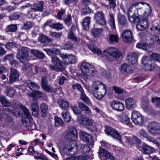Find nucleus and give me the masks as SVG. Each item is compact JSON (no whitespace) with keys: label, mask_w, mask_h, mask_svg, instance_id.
Returning <instances> with one entry per match:
<instances>
[{"label":"nucleus","mask_w":160,"mask_h":160,"mask_svg":"<svg viewBox=\"0 0 160 160\" xmlns=\"http://www.w3.org/2000/svg\"><path fill=\"white\" fill-rule=\"evenodd\" d=\"M64 137L70 140L60 146L59 150L62 155H73L78 151V146L76 140L78 137L77 130L74 128H70L65 133Z\"/></svg>","instance_id":"f257e3e1"},{"label":"nucleus","mask_w":160,"mask_h":160,"mask_svg":"<svg viewBox=\"0 0 160 160\" xmlns=\"http://www.w3.org/2000/svg\"><path fill=\"white\" fill-rule=\"evenodd\" d=\"M141 3L143 5V8H144L145 10L143 14L141 13L140 8H138L137 10L138 16H139L141 18H142V19L140 21L137 25V29L138 31H142L144 30L145 28H147L149 26V23L147 18L151 12V7L149 4L143 2H141Z\"/></svg>","instance_id":"f03ea898"},{"label":"nucleus","mask_w":160,"mask_h":160,"mask_svg":"<svg viewBox=\"0 0 160 160\" xmlns=\"http://www.w3.org/2000/svg\"><path fill=\"white\" fill-rule=\"evenodd\" d=\"M81 68L82 70V77L86 81L88 79L90 75L94 76L96 72L92 65L86 62L82 63Z\"/></svg>","instance_id":"7ed1b4c3"},{"label":"nucleus","mask_w":160,"mask_h":160,"mask_svg":"<svg viewBox=\"0 0 160 160\" xmlns=\"http://www.w3.org/2000/svg\"><path fill=\"white\" fill-rule=\"evenodd\" d=\"M29 48L26 47H22L18 49L16 57L21 63H25L29 61Z\"/></svg>","instance_id":"20e7f679"},{"label":"nucleus","mask_w":160,"mask_h":160,"mask_svg":"<svg viewBox=\"0 0 160 160\" xmlns=\"http://www.w3.org/2000/svg\"><path fill=\"white\" fill-rule=\"evenodd\" d=\"M52 62L54 65L52 64L49 65V68L51 70L56 72H62L64 70L61 61L57 57L55 56H52Z\"/></svg>","instance_id":"39448f33"},{"label":"nucleus","mask_w":160,"mask_h":160,"mask_svg":"<svg viewBox=\"0 0 160 160\" xmlns=\"http://www.w3.org/2000/svg\"><path fill=\"white\" fill-rule=\"evenodd\" d=\"M148 132L153 135H160V124L153 122L150 123L147 127Z\"/></svg>","instance_id":"423d86ee"},{"label":"nucleus","mask_w":160,"mask_h":160,"mask_svg":"<svg viewBox=\"0 0 160 160\" xmlns=\"http://www.w3.org/2000/svg\"><path fill=\"white\" fill-rule=\"evenodd\" d=\"M132 120L133 123L137 125H142L144 122L143 116L137 111H133L132 113Z\"/></svg>","instance_id":"0eeeda50"},{"label":"nucleus","mask_w":160,"mask_h":160,"mask_svg":"<svg viewBox=\"0 0 160 160\" xmlns=\"http://www.w3.org/2000/svg\"><path fill=\"white\" fill-rule=\"evenodd\" d=\"M77 121L79 123L85 126L86 127L92 126L93 122V120L91 118L83 115L78 117Z\"/></svg>","instance_id":"6e6552de"},{"label":"nucleus","mask_w":160,"mask_h":160,"mask_svg":"<svg viewBox=\"0 0 160 160\" xmlns=\"http://www.w3.org/2000/svg\"><path fill=\"white\" fill-rule=\"evenodd\" d=\"M141 62L144 66V69L146 71H151L153 69V63L152 60L146 56H144L142 58Z\"/></svg>","instance_id":"1a4fd4ad"},{"label":"nucleus","mask_w":160,"mask_h":160,"mask_svg":"<svg viewBox=\"0 0 160 160\" xmlns=\"http://www.w3.org/2000/svg\"><path fill=\"white\" fill-rule=\"evenodd\" d=\"M105 131L108 135L111 136L120 141H121V137L120 133L115 129L110 126H106Z\"/></svg>","instance_id":"9d476101"},{"label":"nucleus","mask_w":160,"mask_h":160,"mask_svg":"<svg viewBox=\"0 0 160 160\" xmlns=\"http://www.w3.org/2000/svg\"><path fill=\"white\" fill-rule=\"evenodd\" d=\"M44 3L42 2L39 1L38 2L31 5L30 4H28L27 5L22 6L21 7L22 9H24L28 7H31V9L35 12L37 11H42L43 10V6Z\"/></svg>","instance_id":"9b49d317"},{"label":"nucleus","mask_w":160,"mask_h":160,"mask_svg":"<svg viewBox=\"0 0 160 160\" xmlns=\"http://www.w3.org/2000/svg\"><path fill=\"white\" fill-rule=\"evenodd\" d=\"M60 56L65 64H73L76 61L75 57L72 55L62 53L61 54Z\"/></svg>","instance_id":"f8f14e48"},{"label":"nucleus","mask_w":160,"mask_h":160,"mask_svg":"<svg viewBox=\"0 0 160 160\" xmlns=\"http://www.w3.org/2000/svg\"><path fill=\"white\" fill-rule=\"evenodd\" d=\"M123 139L126 143L130 145L135 143L139 144L141 143V140L135 136H125Z\"/></svg>","instance_id":"ddd939ff"},{"label":"nucleus","mask_w":160,"mask_h":160,"mask_svg":"<svg viewBox=\"0 0 160 160\" xmlns=\"http://www.w3.org/2000/svg\"><path fill=\"white\" fill-rule=\"evenodd\" d=\"M139 54L136 52H130L128 53L126 60L128 63L133 65L137 62Z\"/></svg>","instance_id":"4468645a"},{"label":"nucleus","mask_w":160,"mask_h":160,"mask_svg":"<svg viewBox=\"0 0 160 160\" xmlns=\"http://www.w3.org/2000/svg\"><path fill=\"white\" fill-rule=\"evenodd\" d=\"M94 17L96 23L101 25L106 24L105 19L102 12H97L95 14Z\"/></svg>","instance_id":"2eb2a0df"},{"label":"nucleus","mask_w":160,"mask_h":160,"mask_svg":"<svg viewBox=\"0 0 160 160\" xmlns=\"http://www.w3.org/2000/svg\"><path fill=\"white\" fill-rule=\"evenodd\" d=\"M110 105L113 110L122 112L124 109V106L122 103L117 100H113L110 103Z\"/></svg>","instance_id":"dca6fc26"},{"label":"nucleus","mask_w":160,"mask_h":160,"mask_svg":"<svg viewBox=\"0 0 160 160\" xmlns=\"http://www.w3.org/2000/svg\"><path fill=\"white\" fill-rule=\"evenodd\" d=\"M99 155L102 158L104 156L105 160H115V158L110 152L102 148H100Z\"/></svg>","instance_id":"f3484780"},{"label":"nucleus","mask_w":160,"mask_h":160,"mask_svg":"<svg viewBox=\"0 0 160 160\" xmlns=\"http://www.w3.org/2000/svg\"><path fill=\"white\" fill-rule=\"evenodd\" d=\"M19 76V74L17 70L11 68L10 73L9 83L12 84L18 81Z\"/></svg>","instance_id":"a211bd4d"},{"label":"nucleus","mask_w":160,"mask_h":160,"mask_svg":"<svg viewBox=\"0 0 160 160\" xmlns=\"http://www.w3.org/2000/svg\"><path fill=\"white\" fill-rule=\"evenodd\" d=\"M80 138L83 141L89 143H92L93 142L92 137L89 133L84 131H81L80 132Z\"/></svg>","instance_id":"6ab92c4d"},{"label":"nucleus","mask_w":160,"mask_h":160,"mask_svg":"<svg viewBox=\"0 0 160 160\" xmlns=\"http://www.w3.org/2000/svg\"><path fill=\"white\" fill-rule=\"evenodd\" d=\"M122 40L125 42L129 43L131 42L133 38L132 32L129 30L125 31L122 34Z\"/></svg>","instance_id":"aec40b11"},{"label":"nucleus","mask_w":160,"mask_h":160,"mask_svg":"<svg viewBox=\"0 0 160 160\" xmlns=\"http://www.w3.org/2000/svg\"><path fill=\"white\" fill-rule=\"evenodd\" d=\"M107 51L110 56H112L116 59L119 58L121 55L120 52L118 51L116 48L112 47L108 48Z\"/></svg>","instance_id":"412c9836"},{"label":"nucleus","mask_w":160,"mask_h":160,"mask_svg":"<svg viewBox=\"0 0 160 160\" xmlns=\"http://www.w3.org/2000/svg\"><path fill=\"white\" fill-rule=\"evenodd\" d=\"M103 85L102 82L98 81H94L92 84V89H89V87H86V88L88 90L89 92H94L97 91L98 90H100V89L101 87Z\"/></svg>","instance_id":"4be33fe9"},{"label":"nucleus","mask_w":160,"mask_h":160,"mask_svg":"<svg viewBox=\"0 0 160 160\" xmlns=\"http://www.w3.org/2000/svg\"><path fill=\"white\" fill-rule=\"evenodd\" d=\"M125 105L128 109H131L136 106V101L132 98H128L125 100Z\"/></svg>","instance_id":"5701e85b"},{"label":"nucleus","mask_w":160,"mask_h":160,"mask_svg":"<svg viewBox=\"0 0 160 160\" xmlns=\"http://www.w3.org/2000/svg\"><path fill=\"white\" fill-rule=\"evenodd\" d=\"M31 107L32 111V113L34 116H37L38 114V107L37 101L35 99L31 101Z\"/></svg>","instance_id":"b1692460"},{"label":"nucleus","mask_w":160,"mask_h":160,"mask_svg":"<svg viewBox=\"0 0 160 160\" xmlns=\"http://www.w3.org/2000/svg\"><path fill=\"white\" fill-rule=\"evenodd\" d=\"M102 88V90H100L101 92L97 91L92 92L94 96L98 99H101L106 94L107 90L104 85H103Z\"/></svg>","instance_id":"393cba45"},{"label":"nucleus","mask_w":160,"mask_h":160,"mask_svg":"<svg viewBox=\"0 0 160 160\" xmlns=\"http://www.w3.org/2000/svg\"><path fill=\"white\" fill-rule=\"evenodd\" d=\"M118 119L124 124L129 125L130 123V118L128 116L124 113H122L117 116Z\"/></svg>","instance_id":"a878e982"},{"label":"nucleus","mask_w":160,"mask_h":160,"mask_svg":"<svg viewBox=\"0 0 160 160\" xmlns=\"http://www.w3.org/2000/svg\"><path fill=\"white\" fill-rule=\"evenodd\" d=\"M11 113L16 116H17L20 114L19 112L16 111V110L12 111L11 109L8 108H5L2 112V113L5 115H8Z\"/></svg>","instance_id":"bb28decb"},{"label":"nucleus","mask_w":160,"mask_h":160,"mask_svg":"<svg viewBox=\"0 0 160 160\" xmlns=\"http://www.w3.org/2000/svg\"><path fill=\"white\" fill-rule=\"evenodd\" d=\"M120 72L123 74L131 73L132 72L131 68L126 64H123L121 66Z\"/></svg>","instance_id":"cd10ccee"},{"label":"nucleus","mask_w":160,"mask_h":160,"mask_svg":"<svg viewBox=\"0 0 160 160\" xmlns=\"http://www.w3.org/2000/svg\"><path fill=\"white\" fill-rule=\"evenodd\" d=\"M142 152L144 154H149L154 153L155 149L148 145H145L143 146Z\"/></svg>","instance_id":"c85d7f7f"},{"label":"nucleus","mask_w":160,"mask_h":160,"mask_svg":"<svg viewBox=\"0 0 160 160\" xmlns=\"http://www.w3.org/2000/svg\"><path fill=\"white\" fill-rule=\"evenodd\" d=\"M89 158L88 156L86 154L82 156L68 157L66 158V160H86Z\"/></svg>","instance_id":"c756f323"},{"label":"nucleus","mask_w":160,"mask_h":160,"mask_svg":"<svg viewBox=\"0 0 160 160\" xmlns=\"http://www.w3.org/2000/svg\"><path fill=\"white\" fill-rule=\"evenodd\" d=\"M58 103L61 108L64 110H67L69 108V103L67 101L63 99L59 100Z\"/></svg>","instance_id":"7c9ffc66"},{"label":"nucleus","mask_w":160,"mask_h":160,"mask_svg":"<svg viewBox=\"0 0 160 160\" xmlns=\"http://www.w3.org/2000/svg\"><path fill=\"white\" fill-rule=\"evenodd\" d=\"M118 37L117 35L110 34L107 38V40L110 43H117L118 41Z\"/></svg>","instance_id":"2f4dec72"},{"label":"nucleus","mask_w":160,"mask_h":160,"mask_svg":"<svg viewBox=\"0 0 160 160\" xmlns=\"http://www.w3.org/2000/svg\"><path fill=\"white\" fill-rule=\"evenodd\" d=\"M103 31V29L100 28H94L91 30L92 34L95 38L98 37Z\"/></svg>","instance_id":"473e14b6"},{"label":"nucleus","mask_w":160,"mask_h":160,"mask_svg":"<svg viewBox=\"0 0 160 160\" xmlns=\"http://www.w3.org/2000/svg\"><path fill=\"white\" fill-rule=\"evenodd\" d=\"M49 55L52 56L54 54H58L60 53V51L57 48H53L52 49L46 48L44 49Z\"/></svg>","instance_id":"72a5a7b5"},{"label":"nucleus","mask_w":160,"mask_h":160,"mask_svg":"<svg viewBox=\"0 0 160 160\" xmlns=\"http://www.w3.org/2000/svg\"><path fill=\"white\" fill-rule=\"evenodd\" d=\"M40 108L42 117H46L48 109V106L44 103H42L41 104Z\"/></svg>","instance_id":"f704fd0d"},{"label":"nucleus","mask_w":160,"mask_h":160,"mask_svg":"<svg viewBox=\"0 0 160 160\" xmlns=\"http://www.w3.org/2000/svg\"><path fill=\"white\" fill-rule=\"evenodd\" d=\"M79 107L82 110L85 112V113L87 114H91V111L90 108L83 103L82 102L79 103Z\"/></svg>","instance_id":"c9c22d12"},{"label":"nucleus","mask_w":160,"mask_h":160,"mask_svg":"<svg viewBox=\"0 0 160 160\" xmlns=\"http://www.w3.org/2000/svg\"><path fill=\"white\" fill-rule=\"evenodd\" d=\"M27 86L31 89H38L39 88V86L34 82L28 80L26 82Z\"/></svg>","instance_id":"e433bc0d"},{"label":"nucleus","mask_w":160,"mask_h":160,"mask_svg":"<svg viewBox=\"0 0 160 160\" xmlns=\"http://www.w3.org/2000/svg\"><path fill=\"white\" fill-rule=\"evenodd\" d=\"M109 16V24L112 29H114L116 27L113 15L112 13H110Z\"/></svg>","instance_id":"4c0bfd02"},{"label":"nucleus","mask_w":160,"mask_h":160,"mask_svg":"<svg viewBox=\"0 0 160 160\" xmlns=\"http://www.w3.org/2000/svg\"><path fill=\"white\" fill-rule=\"evenodd\" d=\"M68 37L69 39L77 43H78L80 40V38L77 37L72 31L68 33Z\"/></svg>","instance_id":"58836bf2"},{"label":"nucleus","mask_w":160,"mask_h":160,"mask_svg":"<svg viewBox=\"0 0 160 160\" xmlns=\"http://www.w3.org/2000/svg\"><path fill=\"white\" fill-rule=\"evenodd\" d=\"M90 20V18L89 17H86L84 19L82 22V25L83 28L85 30H88L89 28Z\"/></svg>","instance_id":"ea45409f"},{"label":"nucleus","mask_w":160,"mask_h":160,"mask_svg":"<svg viewBox=\"0 0 160 160\" xmlns=\"http://www.w3.org/2000/svg\"><path fill=\"white\" fill-rule=\"evenodd\" d=\"M43 94L39 91H35L32 93H30L29 95L33 98H38L42 97Z\"/></svg>","instance_id":"a19ab883"},{"label":"nucleus","mask_w":160,"mask_h":160,"mask_svg":"<svg viewBox=\"0 0 160 160\" xmlns=\"http://www.w3.org/2000/svg\"><path fill=\"white\" fill-rule=\"evenodd\" d=\"M62 118L65 122H68L71 121V118L70 114L68 112H62Z\"/></svg>","instance_id":"79ce46f5"},{"label":"nucleus","mask_w":160,"mask_h":160,"mask_svg":"<svg viewBox=\"0 0 160 160\" xmlns=\"http://www.w3.org/2000/svg\"><path fill=\"white\" fill-rule=\"evenodd\" d=\"M80 98L85 103L89 104L90 103L89 99L87 97L85 94L84 90H83L80 92Z\"/></svg>","instance_id":"37998d69"},{"label":"nucleus","mask_w":160,"mask_h":160,"mask_svg":"<svg viewBox=\"0 0 160 160\" xmlns=\"http://www.w3.org/2000/svg\"><path fill=\"white\" fill-rule=\"evenodd\" d=\"M0 102L2 105L5 107H9L11 105L10 102L6 99L4 96H1Z\"/></svg>","instance_id":"c03bdc74"},{"label":"nucleus","mask_w":160,"mask_h":160,"mask_svg":"<svg viewBox=\"0 0 160 160\" xmlns=\"http://www.w3.org/2000/svg\"><path fill=\"white\" fill-rule=\"evenodd\" d=\"M17 29V25L16 24H11L9 25H8L6 29V32H15Z\"/></svg>","instance_id":"a18cd8bd"},{"label":"nucleus","mask_w":160,"mask_h":160,"mask_svg":"<svg viewBox=\"0 0 160 160\" xmlns=\"http://www.w3.org/2000/svg\"><path fill=\"white\" fill-rule=\"evenodd\" d=\"M21 107L26 117L28 118H31V113L30 112L29 110L26 108L25 106L22 105Z\"/></svg>","instance_id":"49530a36"},{"label":"nucleus","mask_w":160,"mask_h":160,"mask_svg":"<svg viewBox=\"0 0 160 160\" xmlns=\"http://www.w3.org/2000/svg\"><path fill=\"white\" fill-rule=\"evenodd\" d=\"M21 107L26 117L28 118H31V113L30 112L29 110L26 108L25 106L22 105Z\"/></svg>","instance_id":"de8ad7c7"},{"label":"nucleus","mask_w":160,"mask_h":160,"mask_svg":"<svg viewBox=\"0 0 160 160\" xmlns=\"http://www.w3.org/2000/svg\"><path fill=\"white\" fill-rule=\"evenodd\" d=\"M40 40L41 42L42 43H48L49 42H51V40L49 39L48 37L44 35H42L39 37Z\"/></svg>","instance_id":"09e8293b"},{"label":"nucleus","mask_w":160,"mask_h":160,"mask_svg":"<svg viewBox=\"0 0 160 160\" xmlns=\"http://www.w3.org/2000/svg\"><path fill=\"white\" fill-rule=\"evenodd\" d=\"M80 148L82 152L83 153L88 152L90 151V147L87 145L81 144Z\"/></svg>","instance_id":"8fccbe9b"},{"label":"nucleus","mask_w":160,"mask_h":160,"mask_svg":"<svg viewBox=\"0 0 160 160\" xmlns=\"http://www.w3.org/2000/svg\"><path fill=\"white\" fill-rule=\"evenodd\" d=\"M73 47L72 44L71 42H68L63 44L62 46V48L63 49L66 50L71 49Z\"/></svg>","instance_id":"3c124183"},{"label":"nucleus","mask_w":160,"mask_h":160,"mask_svg":"<svg viewBox=\"0 0 160 160\" xmlns=\"http://www.w3.org/2000/svg\"><path fill=\"white\" fill-rule=\"evenodd\" d=\"M151 59L160 63V54L156 53H152L150 55Z\"/></svg>","instance_id":"603ef678"},{"label":"nucleus","mask_w":160,"mask_h":160,"mask_svg":"<svg viewBox=\"0 0 160 160\" xmlns=\"http://www.w3.org/2000/svg\"><path fill=\"white\" fill-rule=\"evenodd\" d=\"M152 102L156 103V106L158 108H160V98L158 97L152 98Z\"/></svg>","instance_id":"864d4df0"},{"label":"nucleus","mask_w":160,"mask_h":160,"mask_svg":"<svg viewBox=\"0 0 160 160\" xmlns=\"http://www.w3.org/2000/svg\"><path fill=\"white\" fill-rule=\"evenodd\" d=\"M6 94L9 97H12L15 93L14 90L9 88H7L5 92Z\"/></svg>","instance_id":"5fc2aeb1"},{"label":"nucleus","mask_w":160,"mask_h":160,"mask_svg":"<svg viewBox=\"0 0 160 160\" xmlns=\"http://www.w3.org/2000/svg\"><path fill=\"white\" fill-rule=\"evenodd\" d=\"M54 119L55 125L56 127L62 125L64 123L62 119L60 118L55 117Z\"/></svg>","instance_id":"6e6d98bb"},{"label":"nucleus","mask_w":160,"mask_h":160,"mask_svg":"<svg viewBox=\"0 0 160 160\" xmlns=\"http://www.w3.org/2000/svg\"><path fill=\"white\" fill-rule=\"evenodd\" d=\"M89 48L90 50L94 53L97 54L98 55L102 54L101 50L98 48H95L92 46H90Z\"/></svg>","instance_id":"4d7b16f0"},{"label":"nucleus","mask_w":160,"mask_h":160,"mask_svg":"<svg viewBox=\"0 0 160 160\" xmlns=\"http://www.w3.org/2000/svg\"><path fill=\"white\" fill-rule=\"evenodd\" d=\"M113 89L114 91L118 95L122 94L123 92V89L117 86H113Z\"/></svg>","instance_id":"13d9d810"},{"label":"nucleus","mask_w":160,"mask_h":160,"mask_svg":"<svg viewBox=\"0 0 160 160\" xmlns=\"http://www.w3.org/2000/svg\"><path fill=\"white\" fill-rule=\"evenodd\" d=\"M30 118L26 117V118H24L22 120V123L25 127H29L30 124Z\"/></svg>","instance_id":"bf43d9fd"},{"label":"nucleus","mask_w":160,"mask_h":160,"mask_svg":"<svg viewBox=\"0 0 160 160\" xmlns=\"http://www.w3.org/2000/svg\"><path fill=\"white\" fill-rule=\"evenodd\" d=\"M147 45L144 43H138L136 46L137 48L141 49L144 50H147Z\"/></svg>","instance_id":"052dcab7"},{"label":"nucleus","mask_w":160,"mask_h":160,"mask_svg":"<svg viewBox=\"0 0 160 160\" xmlns=\"http://www.w3.org/2000/svg\"><path fill=\"white\" fill-rule=\"evenodd\" d=\"M91 10L88 7H86L84 8L82 10V15H86L91 13Z\"/></svg>","instance_id":"680f3d73"},{"label":"nucleus","mask_w":160,"mask_h":160,"mask_svg":"<svg viewBox=\"0 0 160 160\" xmlns=\"http://www.w3.org/2000/svg\"><path fill=\"white\" fill-rule=\"evenodd\" d=\"M30 70V72L33 74H37L38 72V68L35 65L32 66V67Z\"/></svg>","instance_id":"e2e57ef3"},{"label":"nucleus","mask_w":160,"mask_h":160,"mask_svg":"<svg viewBox=\"0 0 160 160\" xmlns=\"http://www.w3.org/2000/svg\"><path fill=\"white\" fill-rule=\"evenodd\" d=\"M42 87L45 91L51 92L53 91L52 88L49 85H48L47 84L43 85V86H42Z\"/></svg>","instance_id":"0e129e2a"},{"label":"nucleus","mask_w":160,"mask_h":160,"mask_svg":"<svg viewBox=\"0 0 160 160\" xmlns=\"http://www.w3.org/2000/svg\"><path fill=\"white\" fill-rule=\"evenodd\" d=\"M118 21L119 23L122 25H125L126 22V21L125 17L123 15H120L119 17Z\"/></svg>","instance_id":"69168bd1"},{"label":"nucleus","mask_w":160,"mask_h":160,"mask_svg":"<svg viewBox=\"0 0 160 160\" xmlns=\"http://www.w3.org/2000/svg\"><path fill=\"white\" fill-rule=\"evenodd\" d=\"M52 26V28H55L57 30H61L63 28L62 25L61 24L58 23H53V25Z\"/></svg>","instance_id":"338daca9"},{"label":"nucleus","mask_w":160,"mask_h":160,"mask_svg":"<svg viewBox=\"0 0 160 160\" xmlns=\"http://www.w3.org/2000/svg\"><path fill=\"white\" fill-rule=\"evenodd\" d=\"M129 21L132 23H135L136 22L137 17L135 14L132 13V15L128 16Z\"/></svg>","instance_id":"774afa93"}]
</instances>
